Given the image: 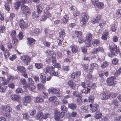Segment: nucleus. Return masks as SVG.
Wrapping results in <instances>:
<instances>
[{
    "label": "nucleus",
    "mask_w": 121,
    "mask_h": 121,
    "mask_svg": "<svg viewBox=\"0 0 121 121\" xmlns=\"http://www.w3.org/2000/svg\"><path fill=\"white\" fill-rule=\"evenodd\" d=\"M110 52L108 53V54L110 57H112L113 56H116L120 52V50L117 49L116 45L114 43L110 45L109 46Z\"/></svg>",
    "instance_id": "1"
},
{
    "label": "nucleus",
    "mask_w": 121,
    "mask_h": 121,
    "mask_svg": "<svg viewBox=\"0 0 121 121\" xmlns=\"http://www.w3.org/2000/svg\"><path fill=\"white\" fill-rule=\"evenodd\" d=\"M59 91L60 89L58 88H52L48 90L49 94L56 95L58 97H60L61 96Z\"/></svg>",
    "instance_id": "2"
},
{
    "label": "nucleus",
    "mask_w": 121,
    "mask_h": 121,
    "mask_svg": "<svg viewBox=\"0 0 121 121\" xmlns=\"http://www.w3.org/2000/svg\"><path fill=\"white\" fill-rule=\"evenodd\" d=\"M28 83H27V87H29V89L30 91L34 90L35 87L34 86V82L31 78H29L27 79Z\"/></svg>",
    "instance_id": "3"
},
{
    "label": "nucleus",
    "mask_w": 121,
    "mask_h": 121,
    "mask_svg": "<svg viewBox=\"0 0 121 121\" xmlns=\"http://www.w3.org/2000/svg\"><path fill=\"white\" fill-rule=\"evenodd\" d=\"M51 14L49 13V11L47 9H45L44 11V13L42 16L40 21H44L47 19L48 17H51Z\"/></svg>",
    "instance_id": "4"
},
{
    "label": "nucleus",
    "mask_w": 121,
    "mask_h": 121,
    "mask_svg": "<svg viewBox=\"0 0 121 121\" xmlns=\"http://www.w3.org/2000/svg\"><path fill=\"white\" fill-rule=\"evenodd\" d=\"M102 95V100L107 99L109 98L112 95V98H114L117 95V94L116 93H113L112 94H110L105 93V92H103L101 94Z\"/></svg>",
    "instance_id": "5"
},
{
    "label": "nucleus",
    "mask_w": 121,
    "mask_h": 121,
    "mask_svg": "<svg viewBox=\"0 0 121 121\" xmlns=\"http://www.w3.org/2000/svg\"><path fill=\"white\" fill-rule=\"evenodd\" d=\"M21 8L22 12L23 14L26 15L30 14V10L28 6L23 5H22Z\"/></svg>",
    "instance_id": "6"
},
{
    "label": "nucleus",
    "mask_w": 121,
    "mask_h": 121,
    "mask_svg": "<svg viewBox=\"0 0 121 121\" xmlns=\"http://www.w3.org/2000/svg\"><path fill=\"white\" fill-rule=\"evenodd\" d=\"M11 35L13 43L15 45L17 44L18 40L16 37V33L15 30H13L11 33Z\"/></svg>",
    "instance_id": "7"
},
{
    "label": "nucleus",
    "mask_w": 121,
    "mask_h": 121,
    "mask_svg": "<svg viewBox=\"0 0 121 121\" xmlns=\"http://www.w3.org/2000/svg\"><path fill=\"white\" fill-rule=\"evenodd\" d=\"M21 60L24 61L25 64L26 65L29 64L31 60L30 57L27 56H22L21 57Z\"/></svg>",
    "instance_id": "8"
},
{
    "label": "nucleus",
    "mask_w": 121,
    "mask_h": 121,
    "mask_svg": "<svg viewBox=\"0 0 121 121\" xmlns=\"http://www.w3.org/2000/svg\"><path fill=\"white\" fill-rule=\"evenodd\" d=\"M19 22V26L22 30L24 29V28H27V23L26 22H25L22 19H20Z\"/></svg>",
    "instance_id": "9"
},
{
    "label": "nucleus",
    "mask_w": 121,
    "mask_h": 121,
    "mask_svg": "<svg viewBox=\"0 0 121 121\" xmlns=\"http://www.w3.org/2000/svg\"><path fill=\"white\" fill-rule=\"evenodd\" d=\"M116 78L115 76H112L108 78L106 80L108 85V86H112L114 84V80Z\"/></svg>",
    "instance_id": "10"
},
{
    "label": "nucleus",
    "mask_w": 121,
    "mask_h": 121,
    "mask_svg": "<svg viewBox=\"0 0 121 121\" xmlns=\"http://www.w3.org/2000/svg\"><path fill=\"white\" fill-rule=\"evenodd\" d=\"M51 70H50V75L49 76H57L58 74V68L51 66Z\"/></svg>",
    "instance_id": "11"
},
{
    "label": "nucleus",
    "mask_w": 121,
    "mask_h": 121,
    "mask_svg": "<svg viewBox=\"0 0 121 121\" xmlns=\"http://www.w3.org/2000/svg\"><path fill=\"white\" fill-rule=\"evenodd\" d=\"M82 15V17L81 23L82 24L84 25L88 22L89 17L88 15L85 13H83Z\"/></svg>",
    "instance_id": "12"
},
{
    "label": "nucleus",
    "mask_w": 121,
    "mask_h": 121,
    "mask_svg": "<svg viewBox=\"0 0 121 121\" xmlns=\"http://www.w3.org/2000/svg\"><path fill=\"white\" fill-rule=\"evenodd\" d=\"M104 51V50L102 47L95 48L92 51V52L93 54H96L100 52H103Z\"/></svg>",
    "instance_id": "13"
},
{
    "label": "nucleus",
    "mask_w": 121,
    "mask_h": 121,
    "mask_svg": "<svg viewBox=\"0 0 121 121\" xmlns=\"http://www.w3.org/2000/svg\"><path fill=\"white\" fill-rule=\"evenodd\" d=\"M90 106L91 107V110L93 112H95L97 111L99 108V105L97 104H90Z\"/></svg>",
    "instance_id": "14"
},
{
    "label": "nucleus",
    "mask_w": 121,
    "mask_h": 121,
    "mask_svg": "<svg viewBox=\"0 0 121 121\" xmlns=\"http://www.w3.org/2000/svg\"><path fill=\"white\" fill-rule=\"evenodd\" d=\"M31 100L30 97L29 96H26L24 97V101L23 102V104L24 106H26L27 105V104L29 103Z\"/></svg>",
    "instance_id": "15"
},
{
    "label": "nucleus",
    "mask_w": 121,
    "mask_h": 121,
    "mask_svg": "<svg viewBox=\"0 0 121 121\" xmlns=\"http://www.w3.org/2000/svg\"><path fill=\"white\" fill-rule=\"evenodd\" d=\"M67 85L69 88L71 89L74 90L76 84L72 80L69 81L67 83Z\"/></svg>",
    "instance_id": "16"
},
{
    "label": "nucleus",
    "mask_w": 121,
    "mask_h": 121,
    "mask_svg": "<svg viewBox=\"0 0 121 121\" xmlns=\"http://www.w3.org/2000/svg\"><path fill=\"white\" fill-rule=\"evenodd\" d=\"M81 74L80 72L79 71H77L76 72L72 73L70 75L71 78L74 79L79 77Z\"/></svg>",
    "instance_id": "17"
},
{
    "label": "nucleus",
    "mask_w": 121,
    "mask_h": 121,
    "mask_svg": "<svg viewBox=\"0 0 121 121\" xmlns=\"http://www.w3.org/2000/svg\"><path fill=\"white\" fill-rule=\"evenodd\" d=\"M41 32V30L35 27L32 31L31 33L33 35L35 36L38 35Z\"/></svg>",
    "instance_id": "18"
},
{
    "label": "nucleus",
    "mask_w": 121,
    "mask_h": 121,
    "mask_svg": "<svg viewBox=\"0 0 121 121\" xmlns=\"http://www.w3.org/2000/svg\"><path fill=\"white\" fill-rule=\"evenodd\" d=\"M52 65L54 66V67L57 68L58 70L60 69V65H59L58 63L56 62V60L55 58L54 57V58L52 60Z\"/></svg>",
    "instance_id": "19"
},
{
    "label": "nucleus",
    "mask_w": 121,
    "mask_h": 121,
    "mask_svg": "<svg viewBox=\"0 0 121 121\" xmlns=\"http://www.w3.org/2000/svg\"><path fill=\"white\" fill-rule=\"evenodd\" d=\"M2 108L4 111L6 112H10L12 110L11 107L6 105L2 106Z\"/></svg>",
    "instance_id": "20"
},
{
    "label": "nucleus",
    "mask_w": 121,
    "mask_h": 121,
    "mask_svg": "<svg viewBox=\"0 0 121 121\" xmlns=\"http://www.w3.org/2000/svg\"><path fill=\"white\" fill-rule=\"evenodd\" d=\"M108 35V31L107 30H105L103 33L101 37L102 39L104 40H106Z\"/></svg>",
    "instance_id": "21"
},
{
    "label": "nucleus",
    "mask_w": 121,
    "mask_h": 121,
    "mask_svg": "<svg viewBox=\"0 0 121 121\" xmlns=\"http://www.w3.org/2000/svg\"><path fill=\"white\" fill-rule=\"evenodd\" d=\"M100 19V15H97L96 18H93L91 19V22L93 23H97L99 22Z\"/></svg>",
    "instance_id": "22"
},
{
    "label": "nucleus",
    "mask_w": 121,
    "mask_h": 121,
    "mask_svg": "<svg viewBox=\"0 0 121 121\" xmlns=\"http://www.w3.org/2000/svg\"><path fill=\"white\" fill-rule=\"evenodd\" d=\"M51 66H47L46 67L43 69V71L45 73L47 74L48 76L50 75V72L49 71L51 70Z\"/></svg>",
    "instance_id": "23"
},
{
    "label": "nucleus",
    "mask_w": 121,
    "mask_h": 121,
    "mask_svg": "<svg viewBox=\"0 0 121 121\" xmlns=\"http://www.w3.org/2000/svg\"><path fill=\"white\" fill-rule=\"evenodd\" d=\"M10 117L9 114L7 113L4 114V116L0 117V121H6V118L8 119L10 118Z\"/></svg>",
    "instance_id": "24"
},
{
    "label": "nucleus",
    "mask_w": 121,
    "mask_h": 121,
    "mask_svg": "<svg viewBox=\"0 0 121 121\" xmlns=\"http://www.w3.org/2000/svg\"><path fill=\"white\" fill-rule=\"evenodd\" d=\"M11 98L12 100L18 101L20 99V97L18 95L13 94L11 95Z\"/></svg>",
    "instance_id": "25"
},
{
    "label": "nucleus",
    "mask_w": 121,
    "mask_h": 121,
    "mask_svg": "<svg viewBox=\"0 0 121 121\" xmlns=\"http://www.w3.org/2000/svg\"><path fill=\"white\" fill-rule=\"evenodd\" d=\"M39 76L41 78V81L43 83H45L46 81V77L44 76V73H41L39 74Z\"/></svg>",
    "instance_id": "26"
},
{
    "label": "nucleus",
    "mask_w": 121,
    "mask_h": 121,
    "mask_svg": "<svg viewBox=\"0 0 121 121\" xmlns=\"http://www.w3.org/2000/svg\"><path fill=\"white\" fill-rule=\"evenodd\" d=\"M73 95L76 97H82V95L80 93L77 91L75 90L73 92Z\"/></svg>",
    "instance_id": "27"
},
{
    "label": "nucleus",
    "mask_w": 121,
    "mask_h": 121,
    "mask_svg": "<svg viewBox=\"0 0 121 121\" xmlns=\"http://www.w3.org/2000/svg\"><path fill=\"white\" fill-rule=\"evenodd\" d=\"M100 41L98 39H95L92 42V44L95 47L97 46H99L100 45Z\"/></svg>",
    "instance_id": "28"
},
{
    "label": "nucleus",
    "mask_w": 121,
    "mask_h": 121,
    "mask_svg": "<svg viewBox=\"0 0 121 121\" xmlns=\"http://www.w3.org/2000/svg\"><path fill=\"white\" fill-rule=\"evenodd\" d=\"M70 47L71 48V50L73 53H75L77 52L78 51V47L74 45H72Z\"/></svg>",
    "instance_id": "29"
},
{
    "label": "nucleus",
    "mask_w": 121,
    "mask_h": 121,
    "mask_svg": "<svg viewBox=\"0 0 121 121\" xmlns=\"http://www.w3.org/2000/svg\"><path fill=\"white\" fill-rule=\"evenodd\" d=\"M36 6L37 8V10L36 11L38 12L40 14L42 10L41 5L37 4L36 5Z\"/></svg>",
    "instance_id": "30"
},
{
    "label": "nucleus",
    "mask_w": 121,
    "mask_h": 121,
    "mask_svg": "<svg viewBox=\"0 0 121 121\" xmlns=\"http://www.w3.org/2000/svg\"><path fill=\"white\" fill-rule=\"evenodd\" d=\"M68 106L69 108L73 110L75 109L77 107L76 105L74 103H73L69 104Z\"/></svg>",
    "instance_id": "31"
},
{
    "label": "nucleus",
    "mask_w": 121,
    "mask_h": 121,
    "mask_svg": "<svg viewBox=\"0 0 121 121\" xmlns=\"http://www.w3.org/2000/svg\"><path fill=\"white\" fill-rule=\"evenodd\" d=\"M7 87L2 83H0V92H4L6 90Z\"/></svg>",
    "instance_id": "32"
},
{
    "label": "nucleus",
    "mask_w": 121,
    "mask_h": 121,
    "mask_svg": "<svg viewBox=\"0 0 121 121\" xmlns=\"http://www.w3.org/2000/svg\"><path fill=\"white\" fill-rule=\"evenodd\" d=\"M40 13L35 11L33 12L32 14V17L33 18H37L39 17Z\"/></svg>",
    "instance_id": "33"
},
{
    "label": "nucleus",
    "mask_w": 121,
    "mask_h": 121,
    "mask_svg": "<svg viewBox=\"0 0 121 121\" xmlns=\"http://www.w3.org/2000/svg\"><path fill=\"white\" fill-rule=\"evenodd\" d=\"M17 69L22 73L26 71V70L25 68L21 66H18L17 67Z\"/></svg>",
    "instance_id": "34"
},
{
    "label": "nucleus",
    "mask_w": 121,
    "mask_h": 121,
    "mask_svg": "<svg viewBox=\"0 0 121 121\" xmlns=\"http://www.w3.org/2000/svg\"><path fill=\"white\" fill-rule=\"evenodd\" d=\"M27 39L28 41L27 43L29 45H30L31 43L34 42L35 41V39L31 38H28Z\"/></svg>",
    "instance_id": "35"
},
{
    "label": "nucleus",
    "mask_w": 121,
    "mask_h": 121,
    "mask_svg": "<svg viewBox=\"0 0 121 121\" xmlns=\"http://www.w3.org/2000/svg\"><path fill=\"white\" fill-rule=\"evenodd\" d=\"M92 35L90 33H89L86 37V40L89 41H91L92 39Z\"/></svg>",
    "instance_id": "36"
},
{
    "label": "nucleus",
    "mask_w": 121,
    "mask_h": 121,
    "mask_svg": "<svg viewBox=\"0 0 121 121\" xmlns=\"http://www.w3.org/2000/svg\"><path fill=\"white\" fill-rule=\"evenodd\" d=\"M21 83L25 87H27V82L25 79L22 78L20 80Z\"/></svg>",
    "instance_id": "37"
},
{
    "label": "nucleus",
    "mask_w": 121,
    "mask_h": 121,
    "mask_svg": "<svg viewBox=\"0 0 121 121\" xmlns=\"http://www.w3.org/2000/svg\"><path fill=\"white\" fill-rule=\"evenodd\" d=\"M96 5L100 9H102L104 8V5L103 2H99Z\"/></svg>",
    "instance_id": "38"
},
{
    "label": "nucleus",
    "mask_w": 121,
    "mask_h": 121,
    "mask_svg": "<svg viewBox=\"0 0 121 121\" xmlns=\"http://www.w3.org/2000/svg\"><path fill=\"white\" fill-rule=\"evenodd\" d=\"M21 2L18 1L17 2L15 3L14 4V7L15 9L17 10L20 5Z\"/></svg>",
    "instance_id": "39"
},
{
    "label": "nucleus",
    "mask_w": 121,
    "mask_h": 121,
    "mask_svg": "<svg viewBox=\"0 0 121 121\" xmlns=\"http://www.w3.org/2000/svg\"><path fill=\"white\" fill-rule=\"evenodd\" d=\"M69 19V17L67 15L64 16L63 18L62 21L63 23H66Z\"/></svg>",
    "instance_id": "40"
},
{
    "label": "nucleus",
    "mask_w": 121,
    "mask_h": 121,
    "mask_svg": "<svg viewBox=\"0 0 121 121\" xmlns=\"http://www.w3.org/2000/svg\"><path fill=\"white\" fill-rule=\"evenodd\" d=\"M43 114L41 112H39L37 113L36 117L38 119H41L42 117Z\"/></svg>",
    "instance_id": "41"
},
{
    "label": "nucleus",
    "mask_w": 121,
    "mask_h": 121,
    "mask_svg": "<svg viewBox=\"0 0 121 121\" xmlns=\"http://www.w3.org/2000/svg\"><path fill=\"white\" fill-rule=\"evenodd\" d=\"M109 64V63L108 62L105 61L101 64V67L102 68H104L108 66Z\"/></svg>",
    "instance_id": "42"
},
{
    "label": "nucleus",
    "mask_w": 121,
    "mask_h": 121,
    "mask_svg": "<svg viewBox=\"0 0 121 121\" xmlns=\"http://www.w3.org/2000/svg\"><path fill=\"white\" fill-rule=\"evenodd\" d=\"M60 117L58 112L57 111H56L54 115V117L55 120L57 121H58L60 118Z\"/></svg>",
    "instance_id": "43"
},
{
    "label": "nucleus",
    "mask_w": 121,
    "mask_h": 121,
    "mask_svg": "<svg viewBox=\"0 0 121 121\" xmlns=\"http://www.w3.org/2000/svg\"><path fill=\"white\" fill-rule=\"evenodd\" d=\"M91 65L94 69H97L99 68L98 65L96 63H92Z\"/></svg>",
    "instance_id": "44"
},
{
    "label": "nucleus",
    "mask_w": 121,
    "mask_h": 121,
    "mask_svg": "<svg viewBox=\"0 0 121 121\" xmlns=\"http://www.w3.org/2000/svg\"><path fill=\"white\" fill-rule=\"evenodd\" d=\"M56 99V98L55 96H52V97H51L49 98V101L53 103L54 101H55Z\"/></svg>",
    "instance_id": "45"
},
{
    "label": "nucleus",
    "mask_w": 121,
    "mask_h": 121,
    "mask_svg": "<svg viewBox=\"0 0 121 121\" xmlns=\"http://www.w3.org/2000/svg\"><path fill=\"white\" fill-rule=\"evenodd\" d=\"M75 34L78 37H81L82 36V32L80 31H75Z\"/></svg>",
    "instance_id": "46"
},
{
    "label": "nucleus",
    "mask_w": 121,
    "mask_h": 121,
    "mask_svg": "<svg viewBox=\"0 0 121 121\" xmlns=\"http://www.w3.org/2000/svg\"><path fill=\"white\" fill-rule=\"evenodd\" d=\"M60 109L62 112H66L67 111V108L64 105H63L61 106Z\"/></svg>",
    "instance_id": "47"
},
{
    "label": "nucleus",
    "mask_w": 121,
    "mask_h": 121,
    "mask_svg": "<svg viewBox=\"0 0 121 121\" xmlns=\"http://www.w3.org/2000/svg\"><path fill=\"white\" fill-rule=\"evenodd\" d=\"M82 97H78L76 99V101L78 104L81 105L82 103V100L81 99Z\"/></svg>",
    "instance_id": "48"
},
{
    "label": "nucleus",
    "mask_w": 121,
    "mask_h": 121,
    "mask_svg": "<svg viewBox=\"0 0 121 121\" xmlns=\"http://www.w3.org/2000/svg\"><path fill=\"white\" fill-rule=\"evenodd\" d=\"M102 113L97 114L95 115V117L97 119H99L101 118L102 117Z\"/></svg>",
    "instance_id": "49"
},
{
    "label": "nucleus",
    "mask_w": 121,
    "mask_h": 121,
    "mask_svg": "<svg viewBox=\"0 0 121 121\" xmlns=\"http://www.w3.org/2000/svg\"><path fill=\"white\" fill-rule=\"evenodd\" d=\"M35 66L37 69H39L42 67V65L41 63H35Z\"/></svg>",
    "instance_id": "50"
},
{
    "label": "nucleus",
    "mask_w": 121,
    "mask_h": 121,
    "mask_svg": "<svg viewBox=\"0 0 121 121\" xmlns=\"http://www.w3.org/2000/svg\"><path fill=\"white\" fill-rule=\"evenodd\" d=\"M37 86L38 90L39 91L41 90L44 87L43 85L41 83L38 84Z\"/></svg>",
    "instance_id": "51"
},
{
    "label": "nucleus",
    "mask_w": 121,
    "mask_h": 121,
    "mask_svg": "<svg viewBox=\"0 0 121 121\" xmlns=\"http://www.w3.org/2000/svg\"><path fill=\"white\" fill-rule=\"evenodd\" d=\"M43 99L40 98L39 97L37 96L36 98L35 101L36 102H43Z\"/></svg>",
    "instance_id": "52"
},
{
    "label": "nucleus",
    "mask_w": 121,
    "mask_h": 121,
    "mask_svg": "<svg viewBox=\"0 0 121 121\" xmlns=\"http://www.w3.org/2000/svg\"><path fill=\"white\" fill-rule=\"evenodd\" d=\"M5 31V26L4 25H1L0 26V33H3Z\"/></svg>",
    "instance_id": "53"
},
{
    "label": "nucleus",
    "mask_w": 121,
    "mask_h": 121,
    "mask_svg": "<svg viewBox=\"0 0 121 121\" xmlns=\"http://www.w3.org/2000/svg\"><path fill=\"white\" fill-rule=\"evenodd\" d=\"M94 97L92 95H90L89 97V102L91 103H93L94 102Z\"/></svg>",
    "instance_id": "54"
},
{
    "label": "nucleus",
    "mask_w": 121,
    "mask_h": 121,
    "mask_svg": "<svg viewBox=\"0 0 121 121\" xmlns=\"http://www.w3.org/2000/svg\"><path fill=\"white\" fill-rule=\"evenodd\" d=\"M121 68H120L115 73L114 75L115 76L118 77L120 75L121 73Z\"/></svg>",
    "instance_id": "55"
},
{
    "label": "nucleus",
    "mask_w": 121,
    "mask_h": 121,
    "mask_svg": "<svg viewBox=\"0 0 121 121\" xmlns=\"http://www.w3.org/2000/svg\"><path fill=\"white\" fill-rule=\"evenodd\" d=\"M4 55L5 57L6 58H7L9 56L10 54L8 50H5V53L4 54Z\"/></svg>",
    "instance_id": "56"
},
{
    "label": "nucleus",
    "mask_w": 121,
    "mask_h": 121,
    "mask_svg": "<svg viewBox=\"0 0 121 121\" xmlns=\"http://www.w3.org/2000/svg\"><path fill=\"white\" fill-rule=\"evenodd\" d=\"M33 78L34 79V80L36 83H38L39 82V78L36 75H33Z\"/></svg>",
    "instance_id": "57"
},
{
    "label": "nucleus",
    "mask_w": 121,
    "mask_h": 121,
    "mask_svg": "<svg viewBox=\"0 0 121 121\" xmlns=\"http://www.w3.org/2000/svg\"><path fill=\"white\" fill-rule=\"evenodd\" d=\"M16 92L18 94H19L22 92V91L21 88H18L16 90Z\"/></svg>",
    "instance_id": "58"
},
{
    "label": "nucleus",
    "mask_w": 121,
    "mask_h": 121,
    "mask_svg": "<svg viewBox=\"0 0 121 121\" xmlns=\"http://www.w3.org/2000/svg\"><path fill=\"white\" fill-rule=\"evenodd\" d=\"M65 31L64 30H61L60 32H59V35L60 36L64 37L65 35Z\"/></svg>",
    "instance_id": "59"
},
{
    "label": "nucleus",
    "mask_w": 121,
    "mask_h": 121,
    "mask_svg": "<svg viewBox=\"0 0 121 121\" xmlns=\"http://www.w3.org/2000/svg\"><path fill=\"white\" fill-rule=\"evenodd\" d=\"M111 30L112 31H115L116 30V26L114 25H112L111 27Z\"/></svg>",
    "instance_id": "60"
},
{
    "label": "nucleus",
    "mask_w": 121,
    "mask_h": 121,
    "mask_svg": "<svg viewBox=\"0 0 121 121\" xmlns=\"http://www.w3.org/2000/svg\"><path fill=\"white\" fill-rule=\"evenodd\" d=\"M36 111L35 110L33 109L32 110H30L29 112L30 115L31 116H33L36 113Z\"/></svg>",
    "instance_id": "61"
},
{
    "label": "nucleus",
    "mask_w": 121,
    "mask_h": 121,
    "mask_svg": "<svg viewBox=\"0 0 121 121\" xmlns=\"http://www.w3.org/2000/svg\"><path fill=\"white\" fill-rule=\"evenodd\" d=\"M82 111L85 112H87L88 110L85 106H83L81 108Z\"/></svg>",
    "instance_id": "62"
},
{
    "label": "nucleus",
    "mask_w": 121,
    "mask_h": 121,
    "mask_svg": "<svg viewBox=\"0 0 121 121\" xmlns=\"http://www.w3.org/2000/svg\"><path fill=\"white\" fill-rule=\"evenodd\" d=\"M91 42L87 40L85 41V45L86 47H89L90 46Z\"/></svg>",
    "instance_id": "63"
},
{
    "label": "nucleus",
    "mask_w": 121,
    "mask_h": 121,
    "mask_svg": "<svg viewBox=\"0 0 121 121\" xmlns=\"http://www.w3.org/2000/svg\"><path fill=\"white\" fill-rule=\"evenodd\" d=\"M62 103L63 104H66L68 102V101L65 99L63 97L61 100Z\"/></svg>",
    "instance_id": "64"
}]
</instances>
